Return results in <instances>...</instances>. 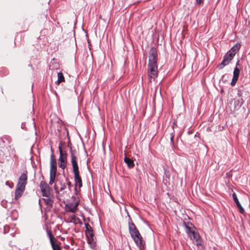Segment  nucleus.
<instances>
[{"mask_svg":"<svg viewBox=\"0 0 250 250\" xmlns=\"http://www.w3.org/2000/svg\"><path fill=\"white\" fill-rule=\"evenodd\" d=\"M129 222L128 223V229L129 233L134 241L139 247L140 250H144L145 242L143 239L139 230L135 224L132 222L130 217L129 216Z\"/></svg>","mask_w":250,"mask_h":250,"instance_id":"1","label":"nucleus"},{"mask_svg":"<svg viewBox=\"0 0 250 250\" xmlns=\"http://www.w3.org/2000/svg\"><path fill=\"white\" fill-rule=\"evenodd\" d=\"M27 179V176L25 173H23L20 177L15 190V199L16 200L19 199L22 195L25 190Z\"/></svg>","mask_w":250,"mask_h":250,"instance_id":"2","label":"nucleus"},{"mask_svg":"<svg viewBox=\"0 0 250 250\" xmlns=\"http://www.w3.org/2000/svg\"><path fill=\"white\" fill-rule=\"evenodd\" d=\"M62 142H60L59 149L60 152V157L59 158V167L64 169L66 167L67 164V153L66 151H63L62 149Z\"/></svg>","mask_w":250,"mask_h":250,"instance_id":"3","label":"nucleus"},{"mask_svg":"<svg viewBox=\"0 0 250 250\" xmlns=\"http://www.w3.org/2000/svg\"><path fill=\"white\" fill-rule=\"evenodd\" d=\"M40 188L43 197H49L54 196L52 188L45 182L42 181L41 182Z\"/></svg>","mask_w":250,"mask_h":250,"instance_id":"4","label":"nucleus"},{"mask_svg":"<svg viewBox=\"0 0 250 250\" xmlns=\"http://www.w3.org/2000/svg\"><path fill=\"white\" fill-rule=\"evenodd\" d=\"M234 57L228 52L224 55L223 61L221 63L218 65L219 69H223L225 66L229 64L230 62L233 59Z\"/></svg>","mask_w":250,"mask_h":250,"instance_id":"5","label":"nucleus"},{"mask_svg":"<svg viewBox=\"0 0 250 250\" xmlns=\"http://www.w3.org/2000/svg\"><path fill=\"white\" fill-rule=\"evenodd\" d=\"M148 67L149 78L155 80L158 76L157 64H148Z\"/></svg>","mask_w":250,"mask_h":250,"instance_id":"6","label":"nucleus"},{"mask_svg":"<svg viewBox=\"0 0 250 250\" xmlns=\"http://www.w3.org/2000/svg\"><path fill=\"white\" fill-rule=\"evenodd\" d=\"M148 62V64H157V52L154 47H152L150 49Z\"/></svg>","mask_w":250,"mask_h":250,"instance_id":"7","label":"nucleus"},{"mask_svg":"<svg viewBox=\"0 0 250 250\" xmlns=\"http://www.w3.org/2000/svg\"><path fill=\"white\" fill-rule=\"evenodd\" d=\"M77 155L78 153H76L75 152H71V162L72 166L73 173L79 172V166L77 163Z\"/></svg>","mask_w":250,"mask_h":250,"instance_id":"8","label":"nucleus"},{"mask_svg":"<svg viewBox=\"0 0 250 250\" xmlns=\"http://www.w3.org/2000/svg\"><path fill=\"white\" fill-rule=\"evenodd\" d=\"M74 178L75 181V189L77 190V186H78L79 188L83 186V183L81 177L80 175V172L74 173Z\"/></svg>","mask_w":250,"mask_h":250,"instance_id":"9","label":"nucleus"},{"mask_svg":"<svg viewBox=\"0 0 250 250\" xmlns=\"http://www.w3.org/2000/svg\"><path fill=\"white\" fill-rule=\"evenodd\" d=\"M50 173H57V163L53 154L51 155Z\"/></svg>","mask_w":250,"mask_h":250,"instance_id":"10","label":"nucleus"},{"mask_svg":"<svg viewBox=\"0 0 250 250\" xmlns=\"http://www.w3.org/2000/svg\"><path fill=\"white\" fill-rule=\"evenodd\" d=\"M84 225L85 227V234L87 237L88 236L90 237L92 241L93 240V237L94 236L92 228L87 223H85Z\"/></svg>","mask_w":250,"mask_h":250,"instance_id":"11","label":"nucleus"},{"mask_svg":"<svg viewBox=\"0 0 250 250\" xmlns=\"http://www.w3.org/2000/svg\"><path fill=\"white\" fill-rule=\"evenodd\" d=\"M232 198L234 200V202L236 205L237 207L239 209V211L240 213L244 214L245 213V210L242 207L241 205L240 204V202L238 201V199L237 198V195L235 194V193H233L232 194Z\"/></svg>","mask_w":250,"mask_h":250,"instance_id":"12","label":"nucleus"},{"mask_svg":"<svg viewBox=\"0 0 250 250\" xmlns=\"http://www.w3.org/2000/svg\"><path fill=\"white\" fill-rule=\"evenodd\" d=\"M191 235H192V236L190 235V238L195 240L196 242V245L197 246L201 245V238L198 232L194 230L192 232Z\"/></svg>","mask_w":250,"mask_h":250,"instance_id":"13","label":"nucleus"},{"mask_svg":"<svg viewBox=\"0 0 250 250\" xmlns=\"http://www.w3.org/2000/svg\"><path fill=\"white\" fill-rule=\"evenodd\" d=\"M53 196H50L49 197H44L42 199L44 201L45 204L47 205L49 208H52L54 202Z\"/></svg>","mask_w":250,"mask_h":250,"instance_id":"14","label":"nucleus"},{"mask_svg":"<svg viewBox=\"0 0 250 250\" xmlns=\"http://www.w3.org/2000/svg\"><path fill=\"white\" fill-rule=\"evenodd\" d=\"M241 46L240 43H236L234 45L229 51V53H231L233 57L235 55L236 53L239 51Z\"/></svg>","mask_w":250,"mask_h":250,"instance_id":"15","label":"nucleus"},{"mask_svg":"<svg viewBox=\"0 0 250 250\" xmlns=\"http://www.w3.org/2000/svg\"><path fill=\"white\" fill-rule=\"evenodd\" d=\"M243 100L242 98L240 99H234V109L235 110L238 109L243 104Z\"/></svg>","mask_w":250,"mask_h":250,"instance_id":"16","label":"nucleus"},{"mask_svg":"<svg viewBox=\"0 0 250 250\" xmlns=\"http://www.w3.org/2000/svg\"><path fill=\"white\" fill-rule=\"evenodd\" d=\"M124 162L127 164V167L129 168H133L134 167V163L133 161L129 158L125 157L124 158Z\"/></svg>","mask_w":250,"mask_h":250,"instance_id":"17","label":"nucleus"},{"mask_svg":"<svg viewBox=\"0 0 250 250\" xmlns=\"http://www.w3.org/2000/svg\"><path fill=\"white\" fill-rule=\"evenodd\" d=\"M56 181L60 184L61 186L60 190L61 191H63L66 188L65 182H63L62 180H61L60 178H57Z\"/></svg>","mask_w":250,"mask_h":250,"instance_id":"18","label":"nucleus"},{"mask_svg":"<svg viewBox=\"0 0 250 250\" xmlns=\"http://www.w3.org/2000/svg\"><path fill=\"white\" fill-rule=\"evenodd\" d=\"M65 79L62 72L58 73V80L56 83L59 85L61 83L64 82Z\"/></svg>","mask_w":250,"mask_h":250,"instance_id":"19","label":"nucleus"},{"mask_svg":"<svg viewBox=\"0 0 250 250\" xmlns=\"http://www.w3.org/2000/svg\"><path fill=\"white\" fill-rule=\"evenodd\" d=\"M56 173H50L49 185L52 186L56 180Z\"/></svg>","mask_w":250,"mask_h":250,"instance_id":"20","label":"nucleus"},{"mask_svg":"<svg viewBox=\"0 0 250 250\" xmlns=\"http://www.w3.org/2000/svg\"><path fill=\"white\" fill-rule=\"evenodd\" d=\"M78 204H76L75 206L71 205L69 207L67 206V211L71 212H75L76 209L77 208Z\"/></svg>","mask_w":250,"mask_h":250,"instance_id":"21","label":"nucleus"},{"mask_svg":"<svg viewBox=\"0 0 250 250\" xmlns=\"http://www.w3.org/2000/svg\"><path fill=\"white\" fill-rule=\"evenodd\" d=\"M47 235H48V237L49 238L51 246H52L53 245H54L55 243L54 242V240H53L54 237H53V236L51 232L50 231L47 230Z\"/></svg>","mask_w":250,"mask_h":250,"instance_id":"22","label":"nucleus"},{"mask_svg":"<svg viewBox=\"0 0 250 250\" xmlns=\"http://www.w3.org/2000/svg\"><path fill=\"white\" fill-rule=\"evenodd\" d=\"M186 232L190 236L192 232L194 231V230H193V229H192L191 227H189L188 225H186Z\"/></svg>","mask_w":250,"mask_h":250,"instance_id":"23","label":"nucleus"},{"mask_svg":"<svg viewBox=\"0 0 250 250\" xmlns=\"http://www.w3.org/2000/svg\"><path fill=\"white\" fill-rule=\"evenodd\" d=\"M239 74H240L239 69L238 68V67H235L234 69L233 77L239 78Z\"/></svg>","mask_w":250,"mask_h":250,"instance_id":"24","label":"nucleus"},{"mask_svg":"<svg viewBox=\"0 0 250 250\" xmlns=\"http://www.w3.org/2000/svg\"><path fill=\"white\" fill-rule=\"evenodd\" d=\"M68 147L69 148L70 153L71 154V152L72 151H73V152L74 151V152H75L76 153H78L76 150H75V149L73 150L72 149V144H71V142H70V141L69 140L68 143Z\"/></svg>","mask_w":250,"mask_h":250,"instance_id":"25","label":"nucleus"},{"mask_svg":"<svg viewBox=\"0 0 250 250\" xmlns=\"http://www.w3.org/2000/svg\"><path fill=\"white\" fill-rule=\"evenodd\" d=\"M1 139L4 143L5 142L4 140H6L9 144L11 142V138L9 136H4Z\"/></svg>","mask_w":250,"mask_h":250,"instance_id":"26","label":"nucleus"},{"mask_svg":"<svg viewBox=\"0 0 250 250\" xmlns=\"http://www.w3.org/2000/svg\"><path fill=\"white\" fill-rule=\"evenodd\" d=\"M51 247L53 250H62L61 248L58 244H55L54 245L51 246Z\"/></svg>","mask_w":250,"mask_h":250,"instance_id":"27","label":"nucleus"},{"mask_svg":"<svg viewBox=\"0 0 250 250\" xmlns=\"http://www.w3.org/2000/svg\"><path fill=\"white\" fill-rule=\"evenodd\" d=\"M238 78L233 77L231 82V85L232 86H234L235 85L237 81H238Z\"/></svg>","mask_w":250,"mask_h":250,"instance_id":"28","label":"nucleus"},{"mask_svg":"<svg viewBox=\"0 0 250 250\" xmlns=\"http://www.w3.org/2000/svg\"><path fill=\"white\" fill-rule=\"evenodd\" d=\"M204 0H196V4L197 5H201L204 4Z\"/></svg>","mask_w":250,"mask_h":250,"instance_id":"29","label":"nucleus"},{"mask_svg":"<svg viewBox=\"0 0 250 250\" xmlns=\"http://www.w3.org/2000/svg\"><path fill=\"white\" fill-rule=\"evenodd\" d=\"M33 124H34V128H35V135L38 137L39 135V133L40 132L39 131H37V128H36V126L35 125V123H33ZM38 139V137H36V140H37Z\"/></svg>","mask_w":250,"mask_h":250,"instance_id":"30","label":"nucleus"},{"mask_svg":"<svg viewBox=\"0 0 250 250\" xmlns=\"http://www.w3.org/2000/svg\"><path fill=\"white\" fill-rule=\"evenodd\" d=\"M65 180L67 181V184L69 188L72 187V184L71 182L68 180L67 178L65 179Z\"/></svg>","mask_w":250,"mask_h":250,"instance_id":"31","label":"nucleus"},{"mask_svg":"<svg viewBox=\"0 0 250 250\" xmlns=\"http://www.w3.org/2000/svg\"><path fill=\"white\" fill-rule=\"evenodd\" d=\"M6 202L5 200H2L1 202V205L4 208L6 207Z\"/></svg>","mask_w":250,"mask_h":250,"instance_id":"32","label":"nucleus"},{"mask_svg":"<svg viewBox=\"0 0 250 250\" xmlns=\"http://www.w3.org/2000/svg\"><path fill=\"white\" fill-rule=\"evenodd\" d=\"M165 175H166V177L168 179H169V177H170V175L169 174V172L167 171H165Z\"/></svg>","mask_w":250,"mask_h":250,"instance_id":"33","label":"nucleus"},{"mask_svg":"<svg viewBox=\"0 0 250 250\" xmlns=\"http://www.w3.org/2000/svg\"><path fill=\"white\" fill-rule=\"evenodd\" d=\"M237 94L239 96V97H241L242 96V93H241V91L239 90L238 91Z\"/></svg>","mask_w":250,"mask_h":250,"instance_id":"34","label":"nucleus"},{"mask_svg":"<svg viewBox=\"0 0 250 250\" xmlns=\"http://www.w3.org/2000/svg\"><path fill=\"white\" fill-rule=\"evenodd\" d=\"M173 139H174V136H171L170 137V140L172 144H173Z\"/></svg>","mask_w":250,"mask_h":250,"instance_id":"35","label":"nucleus"},{"mask_svg":"<svg viewBox=\"0 0 250 250\" xmlns=\"http://www.w3.org/2000/svg\"><path fill=\"white\" fill-rule=\"evenodd\" d=\"M54 187L55 189L57 190L58 189V188L57 187L56 184L54 185Z\"/></svg>","mask_w":250,"mask_h":250,"instance_id":"36","label":"nucleus"},{"mask_svg":"<svg viewBox=\"0 0 250 250\" xmlns=\"http://www.w3.org/2000/svg\"><path fill=\"white\" fill-rule=\"evenodd\" d=\"M239 61L238 60L236 64V67H237V66L239 65Z\"/></svg>","mask_w":250,"mask_h":250,"instance_id":"37","label":"nucleus"},{"mask_svg":"<svg viewBox=\"0 0 250 250\" xmlns=\"http://www.w3.org/2000/svg\"><path fill=\"white\" fill-rule=\"evenodd\" d=\"M24 127V125H23V124H22V125H21V128H23Z\"/></svg>","mask_w":250,"mask_h":250,"instance_id":"38","label":"nucleus"},{"mask_svg":"<svg viewBox=\"0 0 250 250\" xmlns=\"http://www.w3.org/2000/svg\"><path fill=\"white\" fill-rule=\"evenodd\" d=\"M8 182H6V185H8Z\"/></svg>","mask_w":250,"mask_h":250,"instance_id":"39","label":"nucleus"},{"mask_svg":"<svg viewBox=\"0 0 250 250\" xmlns=\"http://www.w3.org/2000/svg\"><path fill=\"white\" fill-rule=\"evenodd\" d=\"M9 187H10V188H13V186H9Z\"/></svg>","mask_w":250,"mask_h":250,"instance_id":"40","label":"nucleus"},{"mask_svg":"<svg viewBox=\"0 0 250 250\" xmlns=\"http://www.w3.org/2000/svg\"><path fill=\"white\" fill-rule=\"evenodd\" d=\"M88 241H89V243H91V242H90V239H89V240H88Z\"/></svg>","mask_w":250,"mask_h":250,"instance_id":"41","label":"nucleus"}]
</instances>
